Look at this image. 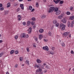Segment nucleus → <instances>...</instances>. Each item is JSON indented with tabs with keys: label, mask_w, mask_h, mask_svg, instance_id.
I'll return each mask as SVG.
<instances>
[{
	"label": "nucleus",
	"mask_w": 74,
	"mask_h": 74,
	"mask_svg": "<svg viewBox=\"0 0 74 74\" xmlns=\"http://www.w3.org/2000/svg\"><path fill=\"white\" fill-rule=\"evenodd\" d=\"M71 54H73V53H74V51L73 50L71 51Z\"/></svg>",
	"instance_id": "nucleus-47"
},
{
	"label": "nucleus",
	"mask_w": 74,
	"mask_h": 74,
	"mask_svg": "<svg viewBox=\"0 0 74 74\" xmlns=\"http://www.w3.org/2000/svg\"><path fill=\"white\" fill-rule=\"evenodd\" d=\"M43 36L42 34H40L39 35V38L40 40H41L42 38L43 37Z\"/></svg>",
	"instance_id": "nucleus-11"
},
{
	"label": "nucleus",
	"mask_w": 74,
	"mask_h": 74,
	"mask_svg": "<svg viewBox=\"0 0 74 74\" xmlns=\"http://www.w3.org/2000/svg\"><path fill=\"white\" fill-rule=\"evenodd\" d=\"M18 64H16L15 66V67L16 68H17V67H18Z\"/></svg>",
	"instance_id": "nucleus-49"
},
{
	"label": "nucleus",
	"mask_w": 74,
	"mask_h": 74,
	"mask_svg": "<svg viewBox=\"0 0 74 74\" xmlns=\"http://www.w3.org/2000/svg\"><path fill=\"white\" fill-rule=\"evenodd\" d=\"M50 54H51V55H53L54 53L53 52V51H51L50 52Z\"/></svg>",
	"instance_id": "nucleus-28"
},
{
	"label": "nucleus",
	"mask_w": 74,
	"mask_h": 74,
	"mask_svg": "<svg viewBox=\"0 0 74 74\" xmlns=\"http://www.w3.org/2000/svg\"><path fill=\"white\" fill-rule=\"evenodd\" d=\"M39 71H40V72L42 71V69L40 68L39 69H37L36 71V73H38V72H39Z\"/></svg>",
	"instance_id": "nucleus-14"
},
{
	"label": "nucleus",
	"mask_w": 74,
	"mask_h": 74,
	"mask_svg": "<svg viewBox=\"0 0 74 74\" xmlns=\"http://www.w3.org/2000/svg\"><path fill=\"white\" fill-rule=\"evenodd\" d=\"M3 6V5L1 4H0V8L2 7Z\"/></svg>",
	"instance_id": "nucleus-56"
},
{
	"label": "nucleus",
	"mask_w": 74,
	"mask_h": 74,
	"mask_svg": "<svg viewBox=\"0 0 74 74\" xmlns=\"http://www.w3.org/2000/svg\"><path fill=\"white\" fill-rule=\"evenodd\" d=\"M2 55H3V53H0V58L2 56Z\"/></svg>",
	"instance_id": "nucleus-48"
},
{
	"label": "nucleus",
	"mask_w": 74,
	"mask_h": 74,
	"mask_svg": "<svg viewBox=\"0 0 74 74\" xmlns=\"http://www.w3.org/2000/svg\"><path fill=\"white\" fill-rule=\"evenodd\" d=\"M25 37L26 38H28V37H29V36L28 35H25Z\"/></svg>",
	"instance_id": "nucleus-44"
},
{
	"label": "nucleus",
	"mask_w": 74,
	"mask_h": 74,
	"mask_svg": "<svg viewBox=\"0 0 74 74\" xmlns=\"http://www.w3.org/2000/svg\"><path fill=\"white\" fill-rule=\"evenodd\" d=\"M69 36V37H70H70H71V34H70Z\"/></svg>",
	"instance_id": "nucleus-64"
},
{
	"label": "nucleus",
	"mask_w": 74,
	"mask_h": 74,
	"mask_svg": "<svg viewBox=\"0 0 74 74\" xmlns=\"http://www.w3.org/2000/svg\"><path fill=\"white\" fill-rule=\"evenodd\" d=\"M57 22V21H56V20H54L53 21V23L54 24H56V23Z\"/></svg>",
	"instance_id": "nucleus-32"
},
{
	"label": "nucleus",
	"mask_w": 74,
	"mask_h": 74,
	"mask_svg": "<svg viewBox=\"0 0 74 74\" xmlns=\"http://www.w3.org/2000/svg\"><path fill=\"white\" fill-rule=\"evenodd\" d=\"M43 49H44V50H45L47 51H49V48H48V47L47 46L45 47H43Z\"/></svg>",
	"instance_id": "nucleus-3"
},
{
	"label": "nucleus",
	"mask_w": 74,
	"mask_h": 74,
	"mask_svg": "<svg viewBox=\"0 0 74 74\" xmlns=\"http://www.w3.org/2000/svg\"><path fill=\"white\" fill-rule=\"evenodd\" d=\"M30 25V22L29 21H28L27 24V26H29Z\"/></svg>",
	"instance_id": "nucleus-23"
},
{
	"label": "nucleus",
	"mask_w": 74,
	"mask_h": 74,
	"mask_svg": "<svg viewBox=\"0 0 74 74\" xmlns=\"http://www.w3.org/2000/svg\"><path fill=\"white\" fill-rule=\"evenodd\" d=\"M23 24L24 26H25L26 25V22H24L23 23Z\"/></svg>",
	"instance_id": "nucleus-42"
},
{
	"label": "nucleus",
	"mask_w": 74,
	"mask_h": 74,
	"mask_svg": "<svg viewBox=\"0 0 74 74\" xmlns=\"http://www.w3.org/2000/svg\"><path fill=\"white\" fill-rule=\"evenodd\" d=\"M32 8H33L32 7V6L31 5L29 6V10H32Z\"/></svg>",
	"instance_id": "nucleus-24"
},
{
	"label": "nucleus",
	"mask_w": 74,
	"mask_h": 74,
	"mask_svg": "<svg viewBox=\"0 0 74 74\" xmlns=\"http://www.w3.org/2000/svg\"><path fill=\"white\" fill-rule=\"evenodd\" d=\"M74 23V21L73 20L72 21L71 23V27H73V25Z\"/></svg>",
	"instance_id": "nucleus-12"
},
{
	"label": "nucleus",
	"mask_w": 74,
	"mask_h": 74,
	"mask_svg": "<svg viewBox=\"0 0 74 74\" xmlns=\"http://www.w3.org/2000/svg\"><path fill=\"white\" fill-rule=\"evenodd\" d=\"M53 11H54V7H51L49 8L48 12H49V13L52 12Z\"/></svg>",
	"instance_id": "nucleus-2"
},
{
	"label": "nucleus",
	"mask_w": 74,
	"mask_h": 74,
	"mask_svg": "<svg viewBox=\"0 0 74 74\" xmlns=\"http://www.w3.org/2000/svg\"><path fill=\"white\" fill-rule=\"evenodd\" d=\"M36 25H34V26L33 27V28L34 29H36Z\"/></svg>",
	"instance_id": "nucleus-54"
},
{
	"label": "nucleus",
	"mask_w": 74,
	"mask_h": 74,
	"mask_svg": "<svg viewBox=\"0 0 74 74\" xmlns=\"http://www.w3.org/2000/svg\"><path fill=\"white\" fill-rule=\"evenodd\" d=\"M62 46L63 47H65V44L64 43L62 44Z\"/></svg>",
	"instance_id": "nucleus-37"
},
{
	"label": "nucleus",
	"mask_w": 74,
	"mask_h": 74,
	"mask_svg": "<svg viewBox=\"0 0 74 74\" xmlns=\"http://www.w3.org/2000/svg\"><path fill=\"white\" fill-rule=\"evenodd\" d=\"M14 50H11L10 51V54H12L14 53Z\"/></svg>",
	"instance_id": "nucleus-25"
},
{
	"label": "nucleus",
	"mask_w": 74,
	"mask_h": 74,
	"mask_svg": "<svg viewBox=\"0 0 74 74\" xmlns=\"http://www.w3.org/2000/svg\"><path fill=\"white\" fill-rule=\"evenodd\" d=\"M69 32H66L63 33V35L65 37H67V36L69 35Z\"/></svg>",
	"instance_id": "nucleus-5"
},
{
	"label": "nucleus",
	"mask_w": 74,
	"mask_h": 74,
	"mask_svg": "<svg viewBox=\"0 0 74 74\" xmlns=\"http://www.w3.org/2000/svg\"><path fill=\"white\" fill-rule=\"evenodd\" d=\"M34 66L35 67H37V64H35V65H34Z\"/></svg>",
	"instance_id": "nucleus-60"
},
{
	"label": "nucleus",
	"mask_w": 74,
	"mask_h": 74,
	"mask_svg": "<svg viewBox=\"0 0 74 74\" xmlns=\"http://www.w3.org/2000/svg\"><path fill=\"white\" fill-rule=\"evenodd\" d=\"M31 24L32 25H35V23L34 22H32Z\"/></svg>",
	"instance_id": "nucleus-39"
},
{
	"label": "nucleus",
	"mask_w": 74,
	"mask_h": 74,
	"mask_svg": "<svg viewBox=\"0 0 74 74\" xmlns=\"http://www.w3.org/2000/svg\"><path fill=\"white\" fill-rule=\"evenodd\" d=\"M39 6V5H38V2H37L36 3V7H38V6Z\"/></svg>",
	"instance_id": "nucleus-33"
},
{
	"label": "nucleus",
	"mask_w": 74,
	"mask_h": 74,
	"mask_svg": "<svg viewBox=\"0 0 74 74\" xmlns=\"http://www.w3.org/2000/svg\"><path fill=\"white\" fill-rule=\"evenodd\" d=\"M60 3L61 4H63V1H60Z\"/></svg>",
	"instance_id": "nucleus-38"
},
{
	"label": "nucleus",
	"mask_w": 74,
	"mask_h": 74,
	"mask_svg": "<svg viewBox=\"0 0 74 74\" xmlns=\"http://www.w3.org/2000/svg\"><path fill=\"white\" fill-rule=\"evenodd\" d=\"M69 19H70V20H73V19H74V16H71L69 18Z\"/></svg>",
	"instance_id": "nucleus-19"
},
{
	"label": "nucleus",
	"mask_w": 74,
	"mask_h": 74,
	"mask_svg": "<svg viewBox=\"0 0 74 74\" xmlns=\"http://www.w3.org/2000/svg\"><path fill=\"white\" fill-rule=\"evenodd\" d=\"M25 35L26 34L24 33L22 34L21 35V38H23L24 37H25Z\"/></svg>",
	"instance_id": "nucleus-7"
},
{
	"label": "nucleus",
	"mask_w": 74,
	"mask_h": 74,
	"mask_svg": "<svg viewBox=\"0 0 74 74\" xmlns=\"http://www.w3.org/2000/svg\"><path fill=\"white\" fill-rule=\"evenodd\" d=\"M20 7L22 10H24V6H23V4H21L20 5Z\"/></svg>",
	"instance_id": "nucleus-17"
},
{
	"label": "nucleus",
	"mask_w": 74,
	"mask_h": 74,
	"mask_svg": "<svg viewBox=\"0 0 74 74\" xmlns=\"http://www.w3.org/2000/svg\"><path fill=\"white\" fill-rule=\"evenodd\" d=\"M66 14L67 15H70V12H66Z\"/></svg>",
	"instance_id": "nucleus-30"
},
{
	"label": "nucleus",
	"mask_w": 74,
	"mask_h": 74,
	"mask_svg": "<svg viewBox=\"0 0 74 74\" xmlns=\"http://www.w3.org/2000/svg\"><path fill=\"white\" fill-rule=\"evenodd\" d=\"M62 21L64 23H66V19L65 18H64L62 20Z\"/></svg>",
	"instance_id": "nucleus-16"
},
{
	"label": "nucleus",
	"mask_w": 74,
	"mask_h": 74,
	"mask_svg": "<svg viewBox=\"0 0 74 74\" xmlns=\"http://www.w3.org/2000/svg\"><path fill=\"white\" fill-rule=\"evenodd\" d=\"M46 17V15H43L42 16L41 18L42 19H44V18H45Z\"/></svg>",
	"instance_id": "nucleus-22"
},
{
	"label": "nucleus",
	"mask_w": 74,
	"mask_h": 74,
	"mask_svg": "<svg viewBox=\"0 0 74 74\" xmlns=\"http://www.w3.org/2000/svg\"><path fill=\"white\" fill-rule=\"evenodd\" d=\"M7 8H9L10 7H11V3L10 2H8L7 4Z\"/></svg>",
	"instance_id": "nucleus-13"
},
{
	"label": "nucleus",
	"mask_w": 74,
	"mask_h": 74,
	"mask_svg": "<svg viewBox=\"0 0 74 74\" xmlns=\"http://www.w3.org/2000/svg\"><path fill=\"white\" fill-rule=\"evenodd\" d=\"M56 12V14L57 15H58L60 14V10H58Z\"/></svg>",
	"instance_id": "nucleus-6"
},
{
	"label": "nucleus",
	"mask_w": 74,
	"mask_h": 74,
	"mask_svg": "<svg viewBox=\"0 0 74 74\" xmlns=\"http://www.w3.org/2000/svg\"><path fill=\"white\" fill-rule=\"evenodd\" d=\"M15 53L16 54H18V51H15Z\"/></svg>",
	"instance_id": "nucleus-34"
},
{
	"label": "nucleus",
	"mask_w": 74,
	"mask_h": 74,
	"mask_svg": "<svg viewBox=\"0 0 74 74\" xmlns=\"http://www.w3.org/2000/svg\"><path fill=\"white\" fill-rule=\"evenodd\" d=\"M47 70H45V71H44V73H47Z\"/></svg>",
	"instance_id": "nucleus-61"
},
{
	"label": "nucleus",
	"mask_w": 74,
	"mask_h": 74,
	"mask_svg": "<svg viewBox=\"0 0 74 74\" xmlns=\"http://www.w3.org/2000/svg\"><path fill=\"white\" fill-rule=\"evenodd\" d=\"M34 9H33L31 10V12H34Z\"/></svg>",
	"instance_id": "nucleus-52"
},
{
	"label": "nucleus",
	"mask_w": 74,
	"mask_h": 74,
	"mask_svg": "<svg viewBox=\"0 0 74 74\" xmlns=\"http://www.w3.org/2000/svg\"><path fill=\"white\" fill-rule=\"evenodd\" d=\"M1 42H3V40H0V43H1Z\"/></svg>",
	"instance_id": "nucleus-58"
},
{
	"label": "nucleus",
	"mask_w": 74,
	"mask_h": 74,
	"mask_svg": "<svg viewBox=\"0 0 74 74\" xmlns=\"http://www.w3.org/2000/svg\"><path fill=\"white\" fill-rule=\"evenodd\" d=\"M60 27L61 29V30H64L65 29V27H66V25H64L63 24L61 23L60 24Z\"/></svg>",
	"instance_id": "nucleus-1"
},
{
	"label": "nucleus",
	"mask_w": 74,
	"mask_h": 74,
	"mask_svg": "<svg viewBox=\"0 0 74 74\" xmlns=\"http://www.w3.org/2000/svg\"><path fill=\"white\" fill-rule=\"evenodd\" d=\"M41 67L42 69H44V66H42Z\"/></svg>",
	"instance_id": "nucleus-63"
},
{
	"label": "nucleus",
	"mask_w": 74,
	"mask_h": 74,
	"mask_svg": "<svg viewBox=\"0 0 74 74\" xmlns=\"http://www.w3.org/2000/svg\"><path fill=\"white\" fill-rule=\"evenodd\" d=\"M52 50H53H53H55V47H52Z\"/></svg>",
	"instance_id": "nucleus-41"
},
{
	"label": "nucleus",
	"mask_w": 74,
	"mask_h": 74,
	"mask_svg": "<svg viewBox=\"0 0 74 74\" xmlns=\"http://www.w3.org/2000/svg\"><path fill=\"white\" fill-rule=\"evenodd\" d=\"M26 64L28 65H29V61L28 60H26Z\"/></svg>",
	"instance_id": "nucleus-29"
},
{
	"label": "nucleus",
	"mask_w": 74,
	"mask_h": 74,
	"mask_svg": "<svg viewBox=\"0 0 74 74\" xmlns=\"http://www.w3.org/2000/svg\"><path fill=\"white\" fill-rule=\"evenodd\" d=\"M59 8L57 7L54 8V10L55 12H56V11H59Z\"/></svg>",
	"instance_id": "nucleus-15"
},
{
	"label": "nucleus",
	"mask_w": 74,
	"mask_h": 74,
	"mask_svg": "<svg viewBox=\"0 0 74 74\" xmlns=\"http://www.w3.org/2000/svg\"><path fill=\"white\" fill-rule=\"evenodd\" d=\"M73 6H71L70 8V11H73Z\"/></svg>",
	"instance_id": "nucleus-26"
},
{
	"label": "nucleus",
	"mask_w": 74,
	"mask_h": 74,
	"mask_svg": "<svg viewBox=\"0 0 74 74\" xmlns=\"http://www.w3.org/2000/svg\"><path fill=\"white\" fill-rule=\"evenodd\" d=\"M32 27H30L29 28V29H28V31H29L28 32V33H32Z\"/></svg>",
	"instance_id": "nucleus-9"
},
{
	"label": "nucleus",
	"mask_w": 74,
	"mask_h": 74,
	"mask_svg": "<svg viewBox=\"0 0 74 74\" xmlns=\"http://www.w3.org/2000/svg\"><path fill=\"white\" fill-rule=\"evenodd\" d=\"M63 15L61 14L60 15L58 16L57 17L58 19H62V18H63Z\"/></svg>",
	"instance_id": "nucleus-4"
},
{
	"label": "nucleus",
	"mask_w": 74,
	"mask_h": 74,
	"mask_svg": "<svg viewBox=\"0 0 74 74\" xmlns=\"http://www.w3.org/2000/svg\"><path fill=\"white\" fill-rule=\"evenodd\" d=\"M53 1L56 4H58V3H59V1H60V0H53Z\"/></svg>",
	"instance_id": "nucleus-8"
},
{
	"label": "nucleus",
	"mask_w": 74,
	"mask_h": 74,
	"mask_svg": "<svg viewBox=\"0 0 74 74\" xmlns=\"http://www.w3.org/2000/svg\"><path fill=\"white\" fill-rule=\"evenodd\" d=\"M43 65L44 66H46V65H47V64L45 63H44L43 64Z\"/></svg>",
	"instance_id": "nucleus-59"
},
{
	"label": "nucleus",
	"mask_w": 74,
	"mask_h": 74,
	"mask_svg": "<svg viewBox=\"0 0 74 74\" xmlns=\"http://www.w3.org/2000/svg\"><path fill=\"white\" fill-rule=\"evenodd\" d=\"M40 65H38L37 66V68L38 69V68H39L40 67Z\"/></svg>",
	"instance_id": "nucleus-50"
},
{
	"label": "nucleus",
	"mask_w": 74,
	"mask_h": 74,
	"mask_svg": "<svg viewBox=\"0 0 74 74\" xmlns=\"http://www.w3.org/2000/svg\"><path fill=\"white\" fill-rule=\"evenodd\" d=\"M27 52H29V48H27Z\"/></svg>",
	"instance_id": "nucleus-51"
},
{
	"label": "nucleus",
	"mask_w": 74,
	"mask_h": 74,
	"mask_svg": "<svg viewBox=\"0 0 74 74\" xmlns=\"http://www.w3.org/2000/svg\"><path fill=\"white\" fill-rule=\"evenodd\" d=\"M70 23H68V27H70Z\"/></svg>",
	"instance_id": "nucleus-53"
},
{
	"label": "nucleus",
	"mask_w": 74,
	"mask_h": 74,
	"mask_svg": "<svg viewBox=\"0 0 74 74\" xmlns=\"http://www.w3.org/2000/svg\"><path fill=\"white\" fill-rule=\"evenodd\" d=\"M33 47H34L35 48H36V45H35V44H34L33 45Z\"/></svg>",
	"instance_id": "nucleus-55"
},
{
	"label": "nucleus",
	"mask_w": 74,
	"mask_h": 74,
	"mask_svg": "<svg viewBox=\"0 0 74 74\" xmlns=\"http://www.w3.org/2000/svg\"><path fill=\"white\" fill-rule=\"evenodd\" d=\"M8 11H4V15H7L8 14Z\"/></svg>",
	"instance_id": "nucleus-20"
},
{
	"label": "nucleus",
	"mask_w": 74,
	"mask_h": 74,
	"mask_svg": "<svg viewBox=\"0 0 74 74\" xmlns=\"http://www.w3.org/2000/svg\"><path fill=\"white\" fill-rule=\"evenodd\" d=\"M18 18H21V16L20 15H18Z\"/></svg>",
	"instance_id": "nucleus-57"
},
{
	"label": "nucleus",
	"mask_w": 74,
	"mask_h": 74,
	"mask_svg": "<svg viewBox=\"0 0 74 74\" xmlns=\"http://www.w3.org/2000/svg\"><path fill=\"white\" fill-rule=\"evenodd\" d=\"M56 25L57 27H58V26H59V24L58 23H57L56 24Z\"/></svg>",
	"instance_id": "nucleus-36"
},
{
	"label": "nucleus",
	"mask_w": 74,
	"mask_h": 74,
	"mask_svg": "<svg viewBox=\"0 0 74 74\" xmlns=\"http://www.w3.org/2000/svg\"><path fill=\"white\" fill-rule=\"evenodd\" d=\"M4 10V8H0V10L1 11H2V10Z\"/></svg>",
	"instance_id": "nucleus-40"
},
{
	"label": "nucleus",
	"mask_w": 74,
	"mask_h": 74,
	"mask_svg": "<svg viewBox=\"0 0 74 74\" xmlns=\"http://www.w3.org/2000/svg\"><path fill=\"white\" fill-rule=\"evenodd\" d=\"M46 68H47V69H49V67L48 65H47L46 66Z\"/></svg>",
	"instance_id": "nucleus-35"
},
{
	"label": "nucleus",
	"mask_w": 74,
	"mask_h": 74,
	"mask_svg": "<svg viewBox=\"0 0 74 74\" xmlns=\"http://www.w3.org/2000/svg\"><path fill=\"white\" fill-rule=\"evenodd\" d=\"M35 41H37L38 40V38H36L35 39Z\"/></svg>",
	"instance_id": "nucleus-46"
},
{
	"label": "nucleus",
	"mask_w": 74,
	"mask_h": 74,
	"mask_svg": "<svg viewBox=\"0 0 74 74\" xmlns=\"http://www.w3.org/2000/svg\"><path fill=\"white\" fill-rule=\"evenodd\" d=\"M44 29H39V33H42L44 32Z\"/></svg>",
	"instance_id": "nucleus-10"
},
{
	"label": "nucleus",
	"mask_w": 74,
	"mask_h": 74,
	"mask_svg": "<svg viewBox=\"0 0 74 74\" xmlns=\"http://www.w3.org/2000/svg\"><path fill=\"white\" fill-rule=\"evenodd\" d=\"M19 11H20V8H18L17 9V12H18Z\"/></svg>",
	"instance_id": "nucleus-43"
},
{
	"label": "nucleus",
	"mask_w": 74,
	"mask_h": 74,
	"mask_svg": "<svg viewBox=\"0 0 74 74\" xmlns=\"http://www.w3.org/2000/svg\"><path fill=\"white\" fill-rule=\"evenodd\" d=\"M48 35L49 36H51L52 35V33L51 32H49L48 33Z\"/></svg>",
	"instance_id": "nucleus-21"
},
{
	"label": "nucleus",
	"mask_w": 74,
	"mask_h": 74,
	"mask_svg": "<svg viewBox=\"0 0 74 74\" xmlns=\"http://www.w3.org/2000/svg\"><path fill=\"white\" fill-rule=\"evenodd\" d=\"M6 74H10V73H9L8 72H7L6 73Z\"/></svg>",
	"instance_id": "nucleus-62"
},
{
	"label": "nucleus",
	"mask_w": 74,
	"mask_h": 74,
	"mask_svg": "<svg viewBox=\"0 0 74 74\" xmlns=\"http://www.w3.org/2000/svg\"><path fill=\"white\" fill-rule=\"evenodd\" d=\"M18 36L17 35H16L15 36L14 38L15 40H17V39H18Z\"/></svg>",
	"instance_id": "nucleus-31"
},
{
	"label": "nucleus",
	"mask_w": 74,
	"mask_h": 74,
	"mask_svg": "<svg viewBox=\"0 0 74 74\" xmlns=\"http://www.w3.org/2000/svg\"><path fill=\"white\" fill-rule=\"evenodd\" d=\"M23 59H22V58H21V57H20V61H21H21H22L23 60Z\"/></svg>",
	"instance_id": "nucleus-45"
},
{
	"label": "nucleus",
	"mask_w": 74,
	"mask_h": 74,
	"mask_svg": "<svg viewBox=\"0 0 74 74\" xmlns=\"http://www.w3.org/2000/svg\"><path fill=\"white\" fill-rule=\"evenodd\" d=\"M32 19L33 21H36V19L35 18L33 17L32 18Z\"/></svg>",
	"instance_id": "nucleus-27"
},
{
	"label": "nucleus",
	"mask_w": 74,
	"mask_h": 74,
	"mask_svg": "<svg viewBox=\"0 0 74 74\" xmlns=\"http://www.w3.org/2000/svg\"><path fill=\"white\" fill-rule=\"evenodd\" d=\"M36 62L37 63H40L41 62V60H40L39 59H37L36 60Z\"/></svg>",
	"instance_id": "nucleus-18"
}]
</instances>
